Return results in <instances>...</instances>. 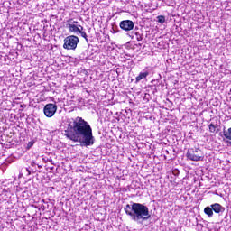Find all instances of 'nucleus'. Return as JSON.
<instances>
[{
	"instance_id": "nucleus-1",
	"label": "nucleus",
	"mask_w": 231,
	"mask_h": 231,
	"mask_svg": "<svg viewBox=\"0 0 231 231\" xmlns=\"http://www.w3.org/2000/svg\"><path fill=\"white\" fill-rule=\"evenodd\" d=\"M63 134L69 140L79 143L83 147H89L95 143L91 125L79 116L66 121Z\"/></svg>"
},
{
	"instance_id": "nucleus-2",
	"label": "nucleus",
	"mask_w": 231,
	"mask_h": 231,
	"mask_svg": "<svg viewBox=\"0 0 231 231\" xmlns=\"http://www.w3.org/2000/svg\"><path fill=\"white\" fill-rule=\"evenodd\" d=\"M124 210L126 216H130L132 221L141 223V221H149L151 219V213L149 208L143 204L132 202V205L127 204Z\"/></svg>"
},
{
	"instance_id": "nucleus-3",
	"label": "nucleus",
	"mask_w": 231,
	"mask_h": 231,
	"mask_svg": "<svg viewBox=\"0 0 231 231\" xmlns=\"http://www.w3.org/2000/svg\"><path fill=\"white\" fill-rule=\"evenodd\" d=\"M186 156L188 160L191 162H203L205 158L203 156V152L199 148H189L187 151Z\"/></svg>"
},
{
	"instance_id": "nucleus-4",
	"label": "nucleus",
	"mask_w": 231,
	"mask_h": 231,
	"mask_svg": "<svg viewBox=\"0 0 231 231\" xmlns=\"http://www.w3.org/2000/svg\"><path fill=\"white\" fill-rule=\"evenodd\" d=\"M79 42H80L79 37L75 35L68 36L64 39L63 48L65 50H76L77 44H79Z\"/></svg>"
},
{
	"instance_id": "nucleus-5",
	"label": "nucleus",
	"mask_w": 231,
	"mask_h": 231,
	"mask_svg": "<svg viewBox=\"0 0 231 231\" xmlns=\"http://www.w3.org/2000/svg\"><path fill=\"white\" fill-rule=\"evenodd\" d=\"M67 28L72 33H76L79 35L80 32V30H84V27L82 25L79 24V22L74 21L73 19H69L67 21Z\"/></svg>"
},
{
	"instance_id": "nucleus-6",
	"label": "nucleus",
	"mask_w": 231,
	"mask_h": 231,
	"mask_svg": "<svg viewBox=\"0 0 231 231\" xmlns=\"http://www.w3.org/2000/svg\"><path fill=\"white\" fill-rule=\"evenodd\" d=\"M43 112L45 116H47L48 118H51V116H53L55 113H57V105L51 103L47 104L44 106Z\"/></svg>"
},
{
	"instance_id": "nucleus-7",
	"label": "nucleus",
	"mask_w": 231,
	"mask_h": 231,
	"mask_svg": "<svg viewBox=\"0 0 231 231\" xmlns=\"http://www.w3.org/2000/svg\"><path fill=\"white\" fill-rule=\"evenodd\" d=\"M119 26L125 32H131L134 28V23L131 20H124L120 22Z\"/></svg>"
},
{
	"instance_id": "nucleus-8",
	"label": "nucleus",
	"mask_w": 231,
	"mask_h": 231,
	"mask_svg": "<svg viewBox=\"0 0 231 231\" xmlns=\"http://www.w3.org/2000/svg\"><path fill=\"white\" fill-rule=\"evenodd\" d=\"M215 214H223L225 212V207L221 206L219 203H215L211 205Z\"/></svg>"
},
{
	"instance_id": "nucleus-9",
	"label": "nucleus",
	"mask_w": 231,
	"mask_h": 231,
	"mask_svg": "<svg viewBox=\"0 0 231 231\" xmlns=\"http://www.w3.org/2000/svg\"><path fill=\"white\" fill-rule=\"evenodd\" d=\"M149 77V72L144 70L143 72L139 73V75L135 78V82L138 83L140 80H143V79H147Z\"/></svg>"
},
{
	"instance_id": "nucleus-10",
	"label": "nucleus",
	"mask_w": 231,
	"mask_h": 231,
	"mask_svg": "<svg viewBox=\"0 0 231 231\" xmlns=\"http://www.w3.org/2000/svg\"><path fill=\"white\" fill-rule=\"evenodd\" d=\"M204 213L206 214V216H208L209 217H214V209L212 208V205L210 207H206L204 208Z\"/></svg>"
},
{
	"instance_id": "nucleus-11",
	"label": "nucleus",
	"mask_w": 231,
	"mask_h": 231,
	"mask_svg": "<svg viewBox=\"0 0 231 231\" xmlns=\"http://www.w3.org/2000/svg\"><path fill=\"white\" fill-rule=\"evenodd\" d=\"M209 132L210 133H217L219 130L217 129V124L211 123L209 125Z\"/></svg>"
},
{
	"instance_id": "nucleus-12",
	"label": "nucleus",
	"mask_w": 231,
	"mask_h": 231,
	"mask_svg": "<svg viewBox=\"0 0 231 231\" xmlns=\"http://www.w3.org/2000/svg\"><path fill=\"white\" fill-rule=\"evenodd\" d=\"M223 134L227 140H231V127L227 131H224Z\"/></svg>"
},
{
	"instance_id": "nucleus-13",
	"label": "nucleus",
	"mask_w": 231,
	"mask_h": 231,
	"mask_svg": "<svg viewBox=\"0 0 231 231\" xmlns=\"http://www.w3.org/2000/svg\"><path fill=\"white\" fill-rule=\"evenodd\" d=\"M80 33L81 37H83V39H86V41H88V34L86 33V32H83L82 30H80V32H78V34Z\"/></svg>"
},
{
	"instance_id": "nucleus-14",
	"label": "nucleus",
	"mask_w": 231,
	"mask_h": 231,
	"mask_svg": "<svg viewBox=\"0 0 231 231\" xmlns=\"http://www.w3.org/2000/svg\"><path fill=\"white\" fill-rule=\"evenodd\" d=\"M94 62H95V66H103V64H106V62H101L100 60H94Z\"/></svg>"
},
{
	"instance_id": "nucleus-15",
	"label": "nucleus",
	"mask_w": 231,
	"mask_h": 231,
	"mask_svg": "<svg viewBox=\"0 0 231 231\" xmlns=\"http://www.w3.org/2000/svg\"><path fill=\"white\" fill-rule=\"evenodd\" d=\"M158 23H165V16H158Z\"/></svg>"
},
{
	"instance_id": "nucleus-16",
	"label": "nucleus",
	"mask_w": 231,
	"mask_h": 231,
	"mask_svg": "<svg viewBox=\"0 0 231 231\" xmlns=\"http://www.w3.org/2000/svg\"><path fill=\"white\" fill-rule=\"evenodd\" d=\"M135 35H136V40L137 41H142V39H143L142 34L137 32Z\"/></svg>"
},
{
	"instance_id": "nucleus-17",
	"label": "nucleus",
	"mask_w": 231,
	"mask_h": 231,
	"mask_svg": "<svg viewBox=\"0 0 231 231\" xmlns=\"http://www.w3.org/2000/svg\"><path fill=\"white\" fill-rule=\"evenodd\" d=\"M33 145V143H32V142H30L29 143H28V145H27V147H32Z\"/></svg>"
},
{
	"instance_id": "nucleus-18",
	"label": "nucleus",
	"mask_w": 231,
	"mask_h": 231,
	"mask_svg": "<svg viewBox=\"0 0 231 231\" xmlns=\"http://www.w3.org/2000/svg\"><path fill=\"white\" fill-rule=\"evenodd\" d=\"M25 171H27V175L30 176L31 172H30V169L26 168Z\"/></svg>"
},
{
	"instance_id": "nucleus-19",
	"label": "nucleus",
	"mask_w": 231,
	"mask_h": 231,
	"mask_svg": "<svg viewBox=\"0 0 231 231\" xmlns=\"http://www.w3.org/2000/svg\"><path fill=\"white\" fill-rule=\"evenodd\" d=\"M56 62H62V60L58 59V60Z\"/></svg>"
},
{
	"instance_id": "nucleus-20",
	"label": "nucleus",
	"mask_w": 231,
	"mask_h": 231,
	"mask_svg": "<svg viewBox=\"0 0 231 231\" xmlns=\"http://www.w3.org/2000/svg\"><path fill=\"white\" fill-rule=\"evenodd\" d=\"M60 66V68L64 67V63H61Z\"/></svg>"
},
{
	"instance_id": "nucleus-21",
	"label": "nucleus",
	"mask_w": 231,
	"mask_h": 231,
	"mask_svg": "<svg viewBox=\"0 0 231 231\" xmlns=\"http://www.w3.org/2000/svg\"><path fill=\"white\" fill-rule=\"evenodd\" d=\"M4 61L6 62V59H5Z\"/></svg>"
}]
</instances>
